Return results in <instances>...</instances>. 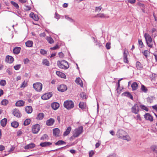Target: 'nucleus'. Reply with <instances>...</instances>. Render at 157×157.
I'll list each match as a JSON object with an SVG mask.
<instances>
[{"label": "nucleus", "instance_id": "cd10ccee", "mask_svg": "<svg viewBox=\"0 0 157 157\" xmlns=\"http://www.w3.org/2000/svg\"><path fill=\"white\" fill-rule=\"evenodd\" d=\"M122 139L126 140L127 141H129L131 140V138L128 135L126 134H126L124 135V137Z\"/></svg>", "mask_w": 157, "mask_h": 157}, {"label": "nucleus", "instance_id": "20e7f679", "mask_svg": "<svg viewBox=\"0 0 157 157\" xmlns=\"http://www.w3.org/2000/svg\"><path fill=\"white\" fill-rule=\"evenodd\" d=\"M64 107L69 109L74 107V105L73 102L71 101H66L64 103Z\"/></svg>", "mask_w": 157, "mask_h": 157}, {"label": "nucleus", "instance_id": "052dcab7", "mask_svg": "<svg viewBox=\"0 0 157 157\" xmlns=\"http://www.w3.org/2000/svg\"><path fill=\"white\" fill-rule=\"evenodd\" d=\"M106 47L107 49H109L110 48V43H107L106 44Z\"/></svg>", "mask_w": 157, "mask_h": 157}, {"label": "nucleus", "instance_id": "338daca9", "mask_svg": "<svg viewBox=\"0 0 157 157\" xmlns=\"http://www.w3.org/2000/svg\"><path fill=\"white\" fill-rule=\"evenodd\" d=\"M94 153L93 151H92L89 152V156L90 157H91L94 154Z\"/></svg>", "mask_w": 157, "mask_h": 157}, {"label": "nucleus", "instance_id": "473e14b6", "mask_svg": "<svg viewBox=\"0 0 157 157\" xmlns=\"http://www.w3.org/2000/svg\"><path fill=\"white\" fill-rule=\"evenodd\" d=\"M46 39L49 44H52L54 42L53 39L51 37L47 36L46 37Z\"/></svg>", "mask_w": 157, "mask_h": 157}, {"label": "nucleus", "instance_id": "ea45409f", "mask_svg": "<svg viewBox=\"0 0 157 157\" xmlns=\"http://www.w3.org/2000/svg\"><path fill=\"white\" fill-rule=\"evenodd\" d=\"M66 143L63 140H59L55 144L56 145H60L61 144H65Z\"/></svg>", "mask_w": 157, "mask_h": 157}, {"label": "nucleus", "instance_id": "b1692460", "mask_svg": "<svg viewBox=\"0 0 157 157\" xmlns=\"http://www.w3.org/2000/svg\"><path fill=\"white\" fill-rule=\"evenodd\" d=\"M71 130V127H68L66 129L65 131L63 133V136H66L68 135L70 133Z\"/></svg>", "mask_w": 157, "mask_h": 157}, {"label": "nucleus", "instance_id": "e2e57ef3", "mask_svg": "<svg viewBox=\"0 0 157 157\" xmlns=\"http://www.w3.org/2000/svg\"><path fill=\"white\" fill-rule=\"evenodd\" d=\"M58 48H59L58 46L56 45L54 47L51 48L50 49H51L52 50H54L56 49H57Z\"/></svg>", "mask_w": 157, "mask_h": 157}, {"label": "nucleus", "instance_id": "37998d69", "mask_svg": "<svg viewBox=\"0 0 157 157\" xmlns=\"http://www.w3.org/2000/svg\"><path fill=\"white\" fill-rule=\"evenodd\" d=\"M1 103L3 105H6L8 103V101L6 99H4L2 101Z\"/></svg>", "mask_w": 157, "mask_h": 157}, {"label": "nucleus", "instance_id": "0eeeda50", "mask_svg": "<svg viewBox=\"0 0 157 157\" xmlns=\"http://www.w3.org/2000/svg\"><path fill=\"white\" fill-rule=\"evenodd\" d=\"M126 132L122 130H118L116 134V135L118 137L121 139H122L124 135L126 134Z\"/></svg>", "mask_w": 157, "mask_h": 157}, {"label": "nucleus", "instance_id": "4468645a", "mask_svg": "<svg viewBox=\"0 0 157 157\" xmlns=\"http://www.w3.org/2000/svg\"><path fill=\"white\" fill-rule=\"evenodd\" d=\"M55 122V120L52 118H50L47 120L46 121V124L48 126H51L53 125Z\"/></svg>", "mask_w": 157, "mask_h": 157}, {"label": "nucleus", "instance_id": "09e8293b", "mask_svg": "<svg viewBox=\"0 0 157 157\" xmlns=\"http://www.w3.org/2000/svg\"><path fill=\"white\" fill-rule=\"evenodd\" d=\"M21 67V65L18 64L14 66V68L16 70H18Z\"/></svg>", "mask_w": 157, "mask_h": 157}, {"label": "nucleus", "instance_id": "39448f33", "mask_svg": "<svg viewBox=\"0 0 157 157\" xmlns=\"http://www.w3.org/2000/svg\"><path fill=\"white\" fill-rule=\"evenodd\" d=\"M33 88L37 91H40L42 88V84L40 82H36L33 84Z\"/></svg>", "mask_w": 157, "mask_h": 157}, {"label": "nucleus", "instance_id": "412c9836", "mask_svg": "<svg viewBox=\"0 0 157 157\" xmlns=\"http://www.w3.org/2000/svg\"><path fill=\"white\" fill-rule=\"evenodd\" d=\"M122 95L124 96H126L128 98H129L133 100V97L132 96L131 94L128 92H126L122 94Z\"/></svg>", "mask_w": 157, "mask_h": 157}, {"label": "nucleus", "instance_id": "ddd939ff", "mask_svg": "<svg viewBox=\"0 0 157 157\" xmlns=\"http://www.w3.org/2000/svg\"><path fill=\"white\" fill-rule=\"evenodd\" d=\"M67 89V86L64 85H61L59 87H58V90L59 91L61 92H63Z\"/></svg>", "mask_w": 157, "mask_h": 157}, {"label": "nucleus", "instance_id": "13d9d810", "mask_svg": "<svg viewBox=\"0 0 157 157\" xmlns=\"http://www.w3.org/2000/svg\"><path fill=\"white\" fill-rule=\"evenodd\" d=\"M31 9V7L30 6H25V9L26 11L30 10Z\"/></svg>", "mask_w": 157, "mask_h": 157}, {"label": "nucleus", "instance_id": "a211bd4d", "mask_svg": "<svg viewBox=\"0 0 157 157\" xmlns=\"http://www.w3.org/2000/svg\"><path fill=\"white\" fill-rule=\"evenodd\" d=\"M21 49L20 47H16L13 49V53L17 55L20 52Z\"/></svg>", "mask_w": 157, "mask_h": 157}, {"label": "nucleus", "instance_id": "8fccbe9b", "mask_svg": "<svg viewBox=\"0 0 157 157\" xmlns=\"http://www.w3.org/2000/svg\"><path fill=\"white\" fill-rule=\"evenodd\" d=\"M11 4L13 5L16 8H19V6L18 4L15 2L13 1H11Z\"/></svg>", "mask_w": 157, "mask_h": 157}, {"label": "nucleus", "instance_id": "864d4df0", "mask_svg": "<svg viewBox=\"0 0 157 157\" xmlns=\"http://www.w3.org/2000/svg\"><path fill=\"white\" fill-rule=\"evenodd\" d=\"M79 106L82 109H83L85 107V105L83 102H80L79 104Z\"/></svg>", "mask_w": 157, "mask_h": 157}, {"label": "nucleus", "instance_id": "9d476101", "mask_svg": "<svg viewBox=\"0 0 157 157\" xmlns=\"http://www.w3.org/2000/svg\"><path fill=\"white\" fill-rule=\"evenodd\" d=\"M139 110V107L138 104H135L131 108L132 112L136 114L138 113Z\"/></svg>", "mask_w": 157, "mask_h": 157}, {"label": "nucleus", "instance_id": "393cba45", "mask_svg": "<svg viewBox=\"0 0 157 157\" xmlns=\"http://www.w3.org/2000/svg\"><path fill=\"white\" fill-rule=\"evenodd\" d=\"M136 66L137 69L139 70H141L143 67L142 64L139 61H137L136 62Z\"/></svg>", "mask_w": 157, "mask_h": 157}, {"label": "nucleus", "instance_id": "69168bd1", "mask_svg": "<svg viewBox=\"0 0 157 157\" xmlns=\"http://www.w3.org/2000/svg\"><path fill=\"white\" fill-rule=\"evenodd\" d=\"M22 134V132L21 131H18L17 132V136H20Z\"/></svg>", "mask_w": 157, "mask_h": 157}, {"label": "nucleus", "instance_id": "4c0bfd02", "mask_svg": "<svg viewBox=\"0 0 157 157\" xmlns=\"http://www.w3.org/2000/svg\"><path fill=\"white\" fill-rule=\"evenodd\" d=\"M65 17L66 19H67L68 21L71 22H72L74 21V20L73 19L69 17L67 15H65Z\"/></svg>", "mask_w": 157, "mask_h": 157}, {"label": "nucleus", "instance_id": "6e6d98bb", "mask_svg": "<svg viewBox=\"0 0 157 157\" xmlns=\"http://www.w3.org/2000/svg\"><path fill=\"white\" fill-rule=\"evenodd\" d=\"M41 54L42 55H45L47 53V51L44 49H41L40 51Z\"/></svg>", "mask_w": 157, "mask_h": 157}, {"label": "nucleus", "instance_id": "6e6552de", "mask_svg": "<svg viewBox=\"0 0 157 157\" xmlns=\"http://www.w3.org/2000/svg\"><path fill=\"white\" fill-rule=\"evenodd\" d=\"M128 52L126 48L124 49L123 52V61L124 63H128L129 61L127 58V56L128 54Z\"/></svg>", "mask_w": 157, "mask_h": 157}, {"label": "nucleus", "instance_id": "72a5a7b5", "mask_svg": "<svg viewBox=\"0 0 157 157\" xmlns=\"http://www.w3.org/2000/svg\"><path fill=\"white\" fill-rule=\"evenodd\" d=\"M97 17L101 18H108V16H107L105 14L103 13H99L97 14Z\"/></svg>", "mask_w": 157, "mask_h": 157}, {"label": "nucleus", "instance_id": "6ab92c4d", "mask_svg": "<svg viewBox=\"0 0 157 157\" xmlns=\"http://www.w3.org/2000/svg\"><path fill=\"white\" fill-rule=\"evenodd\" d=\"M35 147V145L33 143H31L30 144L25 146L24 148L25 149H29L33 148Z\"/></svg>", "mask_w": 157, "mask_h": 157}, {"label": "nucleus", "instance_id": "4be33fe9", "mask_svg": "<svg viewBox=\"0 0 157 157\" xmlns=\"http://www.w3.org/2000/svg\"><path fill=\"white\" fill-rule=\"evenodd\" d=\"M30 17L35 21H38L39 20L38 16L35 15L33 13H31L30 14Z\"/></svg>", "mask_w": 157, "mask_h": 157}, {"label": "nucleus", "instance_id": "603ef678", "mask_svg": "<svg viewBox=\"0 0 157 157\" xmlns=\"http://www.w3.org/2000/svg\"><path fill=\"white\" fill-rule=\"evenodd\" d=\"M6 84V81L4 80H2L0 82V85L2 86H4Z\"/></svg>", "mask_w": 157, "mask_h": 157}, {"label": "nucleus", "instance_id": "a19ab883", "mask_svg": "<svg viewBox=\"0 0 157 157\" xmlns=\"http://www.w3.org/2000/svg\"><path fill=\"white\" fill-rule=\"evenodd\" d=\"M30 120L29 119H27L24 121V124L25 125H27L30 123Z\"/></svg>", "mask_w": 157, "mask_h": 157}, {"label": "nucleus", "instance_id": "a878e982", "mask_svg": "<svg viewBox=\"0 0 157 157\" xmlns=\"http://www.w3.org/2000/svg\"><path fill=\"white\" fill-rule=\"evenodd\" d=\"M52 144V143L49 142H45L41 143L40 144V145L41 147H44L49 146Z\"/></svg>", "mask_w": 157, "mask_h": 157}, {"label": "nucleus", "instance_id": "a18cd8bd", "mask_svg": "<svg viewBox=\"0 0 157 157\" xmlns=\"http://www.w3.org/2000/svg\"><path fill=\"white\" fill-rule=\"evenodd\" d=\"M27 85V82H25V81H24L22 83L21 85L20 86V88H25L26 87Z\"/></svg>", "mask_w": 157, "mask_h": 157}, {"label": "nucleus", "instance_id": "0e129e2a", "mask_svg": "<svg viewBox=\"0 0 157 157\" xmlns=\"http://www.w3.org/2000/svg\"><path fill=\"white\" fill-rule=\"evenodd\" d=\"M102 7L101 6L96 7L95 8V10L96 11L99 12L101 9Z\"/></svg>", "mask_w": 157, "mask_h": 157}, {"label": "nucleus", "instance_id": "774afa93", "mask_svg": "<svg viewBox=\"0 0 157 157\" xmlns=\"http://www.w3.org/2000/svg\"><path fill=\"white\" fill-rule=\"evenodd\" d=\"M152 149L157 153V147H153ZM157 157V156H156Z\"/></svg>", "mask_w": 157, "mask_h": 157}, {"label": "nucleus", "instance_id": "5fc2aeb1", "mask_svg": "<svg viewBox=\"0 0 157 157\" xmlns=\"http://www.w3.org/2000/svg\"><path fill=\"white\" fill-rule=\"evenodd\" d=\"M48 137V136L46 134H44L41 137V140H44L45 139H47Z\"/></svg>", "mask_w": 157, "mask_h": 157}, {"label": "nucleus", "instance_id": "9b49d317", "mask_svg": "<svg viewBox=\"0 0 157 157\" xmlns=\"http://www.w3.org/2000/svg\"><path fill=\"white\" fill-rule=\"evenodd\" d=\"M53 134L54 136L58 137L60 135V131L58 128H56L53 130Z\"/></svg>", "mask_w": 157, "mask_h": 157}, {"label": "nucleus", "instance_id": "79ce46f5", "mask_svg": "<svg viewBox=\"0 0 157 157\" xmlns=\"http://www.w3.org/2000/svg\"><path fill=\"white\" fill-rule=\"evenodd\" d=\"M140 107L142 110H144L146 111H147L148 110V108L144 105H140Z\"/></svg>", "mask_w": 157, "mask_h": 157}, {"label": "nucleus", "instance_id": "c85d7f7f", "mask_svg": "<svg viewBox=\"0 0 157 157\" xmlns=\"http://www.w3.org/2000/svg\"><path fill=\"white\" fill-rule=\"evenodd\" d=\"M7 121V119L6 118H4L1 121V124L2 127H4L6 125Z\"/></svg>", "mask_w": 157, "mask_h": 157}, {"label": "nucleus", "instance_id": "aec40b11", "mask_svg": "<svg viewBox=\"0 0 157 157\" xmlns=\"http://www.w3.org/2000/svg\"><path fill=\"white\" fill-rule=\"evenodd\" d=\"M25 101L22 100L17 101L16 103V105L17 106H21L24 105Z\"/></svg>", "mask_w": 157, "mask_h": 157}, {"label": "nucleus", "instance_id": "680f3d73", "mask_svg": "<svg viewBox=\"0 0 157 157\" xmlns=\"http://www.w3.org/2000/svg\"><path fill=\"white\" fill-rule=\"evenodd\" d=\"M58 55L60 58H63L64 57V54L62 52L59 53Z\"/></svg>", "mask_w": 157, "mask_h": 157}, {"label": "nucleus", "instance_id": "2f4dec72", "mask_svg": "<svg viewBox=\"0 0 157 157\" xmlns=\"http://www.w3.org/2000/svg\"><path fill=\"white\" fill-rule=\"evenodd\" d=\"M33 42L31 40H28L25 43L26 46L27 47H30L33 46Z\"/></svg>", "mask_w": 157, "mask_h": 157}, {"label": "nucleus", "instance_id": "c9c22d12", "mask_svg": "<svg viewBox=\"0 0 157 157\" xmlns=\"http://www.w3.org/2000/svg\"><path fill=\"white\" fill-rule=\"evenodd\" d=\"M11 126L13 128H16L18 126V123L17 121L13 122L11 124Z\"/></svg>", "mask_w": 157, "mask_h": 157}, {"label": "nucleus", "instance_id": "e433bc0d", "mask_svg": "<svg viewBox=\"0 0 157 157\" xmlns=\"http://www.w3.org/2000/svg\"><path fill=\"white\" fill-rule=\"evenodd\" d=\"M141 89L143 92L144 93H147V88L143 85H141Z\"/></svg>", "mask_w": 157, "mask_h": 157}, {"label": "nucleus", "instance_id": "c03bdc74", "mask_svg": "<svg viewBox=\"0 0 157 157\" xmlns=\"http://www.w3.org/2000/svg\"><path fill=\"white\" fill-rule=\"evenodd\" d=\"M149 51L147 50H145L142 53L145 56L146 58H147L148 56V54L149 53Z\"/></svg>", "mask_w": 157, "mask_h": 157}, {"label": "nucleus", "instance_id": "58836bf2", "mask_svg": "<svg viewBox=\"0 0 157 157\" xmlns=\"http://www.w3.org/2000/svg\"><path fill=\"white\" fill-rule=\"evenodd\" d=\"M42 63L43 64L45 65L46 66H49V63L46 59H44L43 60Z\"/></svg>", "mask_w": 157, "mask_h": 157}, {"label": "nucleus", "instance_id": "f8f14e48", "mask_svg": "<svg viewBox=\"0 0 157 157\" xmlns=\"http://www.w3.org/2000/svg\"><path fill=\"white\" fill-rule=\"evenodd\" d=\"M52 96V93H46L41 97V98L42 99L46 100L49 99Z\"/></svg>", "mask_w": 157, "mask_h": 157}, {"label": "nucleus", "instance_id": "7c9ffc66", "mask_svg": "<svg viewBox=\"0 0 157 157\" xmlns=\"http://www.w3.org/2000/svg\"><path fill=\"white\" fill-rule=\"evenodd\" d=\"M56 73L57 75L61 78H64L65 77V75L59 71H56Z\"/></svg>", "mask_w": 157, "mask_h": 157}, {"label": "nucleus", "instance_id": "423d86ee", "mask_svg": "<svg viewBox=\"0 0 157 157\" xmlns=\"http://www.w3.org/2000/svg\"><path fill=\"white\" fill-rule=\"evenodd\" d=\"M40 129V127L39 124H35L32 126V131L33 133H37Z\"/></svg>", "mask_w": 157, "mask_h": 157}, {"label": "nucleus", "instance_id": "f257e3e1", "mask_svg": "<svg viewBox=\"0 0 157 157\" xmlns=\"http://www.w3.org/2000/svg\"><path fill=\"white\" fill-rule=\"evenodd\" d=\"M144 37L147 46L150 48H152L154 41L152 40L150 35L147 33H145L144 34Z\"/></svg>", "mask_w": 157, "mask_h": 157}, {"label": "nucleus", "instance_id": "7ed1b4c3", "mask_svg": "<svg viewBox=\"0 0 157 157\" xmlns=\"http://www.w3.org/2000/svg\"><path fill=\"white\" fill-rule=\"evenodd\" d=\"M83 127L82 126L76 128L73 132V136L74 137H77L82 132Z\"/></svg>", "mask_w": 157, "mask_h": 157}, {"label": "nucleus", "instance_id": "bf43d9fd", "mask_svg": "<svg viewBox=\"0 0 157 157\" xmlns=\"http://www.w3.org/2000/svg\"><path fill=\"white\" fill-rule=\"evenodd\" d=\"M23 62L25 64H26L29 63V60L28 58H26L24 59Z\"/></svg>", "mask_w": 157, "mask_h": 157}, {"label": "nucleus", "instance_id": "de8ad7c7", "mask_svg": "<svg viewBox=\"0 0 157 157\" xmlns=\"http://www.w3.org/2000/svg\"><path fill=\"white\" fill-rule=\"evenodd\" d=\"M138 43L140 46V47L141 48H142L144 46L143 43L141 40H138Z\"/></svg>", "mask_w": 157, "mask_h": 157}, {"label": "nucleus", "instance_id": "f3484780", "mask_svg": "<svg viewBox=\"0 0 157 157\" xmlns=\"http://www.w3.org/2000/svg\"><path fill=\"white\" fill-rule=\"evenodd\" d=\"M59 106V104L57 102H54L51 104V107L53 109L56 110L57 109Z\"/></svg>", "mask_w": 157, "mask_h": 157}, {"label": "nucleus", "instance_id": "4d7b16f0", "mask_svg": "<svg viewBox=\"0 0 157 157\" xmlns=\"http://www.w3.org/2000/svg\"><path fill=\"white\" fill-rule=\"evenodd\" d=\"M60 16L57 13H55V18L57 19L58 20L60 18Z\"/></svg>", "mask_w": 157, "mask_h": 157}, {"label": "nucleus", "instance_id": "49530a36", "mask_svg": "<svg viewBox=\"0 0 157 157\" xmlns=\"http://www.w3.org/2000/svg\"><path fill=\"white\" fill-rule=\"evenodd\" d=\"M147 102L151 103L153 101V98L152 97H149L147 98Z\"/></svg>", "mask_w": 157, "mask_h": 157}, {"label": "nucleus", "instance_id": "1a4fd4ad", "mask_svg": "<svg viewBox=\"0 0 157 157\" xmlns=\"http://www.w3.org/2000/svg\"><path fill=\"white\" fill-rule=\"evenodd\" d=\"M12 113L14 116H15L17 118L21 117V114L19 109H14L12 111Z\"/></svg>", "mask_w": 157, "mask_h": 157}, {"label": "nucleus", "instance_id": "2eb2a0df", "mask_svg": "<svg viewBox=\"0 0 157 157\" xmlns=\"http://www.w3.org/2000/svg\"><path fill=\"white\" fill-rule=\"evenodd\" d=\"M144 117L147 120H149L150 121H152L153 120V117L150 114L147 113L144 115Z\"/></svg>", "mask_w": 157, "mask_h": 157}, {"label": "nucleus", "instance_id": "f03ea898", "mask_svg": "<svg viewBox=\"0 0 157 157\" xmlns=\"http://www.w3.org/2000/svg\"><path fill=\"white\" fill-rule=\"evenodd\" d=\"M57 65L60 68L63 69H67L69 67L68 63L64 60L57 61Z\"/></svg>", "mask_w": 157, "mask_h": 157}, {"label": "nucleus", "instance_id": "bb28decb", "mask_svg": "<svg viewBox=\"0 0 157 157\" xmlns=\"http://www.w3.org/2000/svg\"><path fill=\"white\" fill-rule=\"evenodd\" d=\"M131 87L132 88V90H136L138 87V85L136 82H133L131 85Z\"/></svg>", "mask_w": 157, "mask_h": 157}, {"label": "nucleus", "instance_id": "3c124183", "mask_svg": "<svg viewBox=\"0 0 157 157\" xmlns=\"http://www.w3.org/2000/svg\"><path fill=\"white\" fill-rule=\"evenodd\" d=\"M80 97L81 98H82L83 99H86V97L85 93L82 92L80 94Z\"/></svg>", "mask_w": 157, "mask_h": 157}, {"label": "nucleus", "instance_id": "f704fd0d", "mask_svg": "<svg viewBox=\"0 0 157 157\" xmlns=\"http://www.w3.org/2000/svg\"><path fill=\"white\" fill-rule=\"evenodd\" d=\"M44 117V115L43 113H41L39 114L37 117L36 119L38 120H42Z\"/></svg>", "mask_w": 157, "mask_h": 157}, {"label": "nucleus", "instance_id": "5701e85b", "mask_svg": "<svg viewBox=\"0 0 157 157\" xmlns=\"http://www.w3.org/2000/svg\"><path fill=\"white\" fill-rule=\"evenodd\" d=\"M25 110L27 113H31L33 111L32 108L31 106H27L25 108Z\"/></svg>", "mask_w": 157, "mask_h": 157}, {"label": "nucleus", "instance_id": "dca6fc26", "mask_svg": "<svg viewBox=\"0 0 157 157\" xmlns=\"http://www.w3.org/2000/svg\"><path fill=\"white\" fill-rule=\"evenodd\" d=\"M14 61L13 58L11 56H7L6 58V62L11 63H12Z\"/></svg>", "mask_w": 157, "mask_h": 157}, {"label": "nucleus", "instance_id": "c756f323", "mask_svg": "<svg viewBox=\"0 0 157 157\" xmlns=\"http://www.w3.org/2000/svg\"><path fill=\"white\" fill-rule=\"evenodd\" d=\"M75 82L76 83L79 84L81 86V87H82L83 84L82 82V81L81 80L80 78H77L75 80Z\"/></svg>", "mask_w": 157, "mask_h": 157}]
</instances>
